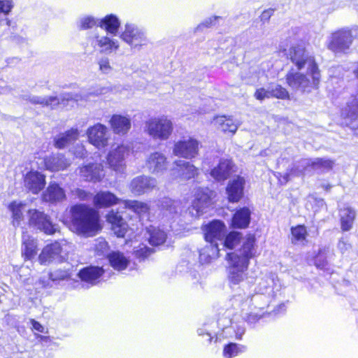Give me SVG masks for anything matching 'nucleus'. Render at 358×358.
<instances>
[{
    "label": "nucleus",
    "instance_id": "obj_29",
    "mask_svg": "<svg viewBox=\"0 0 358 358\" xmlns=\"http://www.w3.org/2000/svg\"><path fill=\"white\" fill-rule=\"evenodd\" d=\"M45 168L50 171H59L70 166L71 162L63 155L52 154L44 159Z\"/></svg>",
    "mask_w": 358,
    "mask_h": 358
},
{
    "label": "nucleus",
    "instance_id": "obj_10",
    "mask_svg": "<svg viewBox=\"0 0 358 358\" xmlns=\"http://www.w3.org/2000/svg\"><path fill=\"white\" fill-rule=\"evenodd\" d=\"M217 326L222 329L218 334L220 337L226 338H235L241 340L245 332L244 322L242 321L235 322L229 318V315L221 317L217 320Z\"/></svg>",
    "mask_w": 358,
    "mask_h": 358
},
{
    "label": "nucleus",
    "instance_id": "obj_13",
    "mask_svg": "<svg viewBox=\"0 0 358 358\" xmlns=\"http://www.w3.org/2000/svg\"><path fill=\"white\" fill-rule=\"evenodd\" d=\"M299 165L294 164L289 172L286 173L282 176V180H280L281 182L286 183L291 176H299L302 175L305 167L307 166L311 165L315 169L325 170L330 169L333 164L331 161L320 158L315 159L311 162L310 160L303 159L299 162Z\"/></svg>",
    "mask_w": 358,
    "mask_h": 358
},
{
    "label": "nucleus",
    "instance_id": "obj_61",
    "mask_svg": "<svg viewBox=\"0 0 358 358\" xmlns=\"http://www.w3.org/2000/svg\"><path fill=\"white\" fill-rule=\"evenodd\" d=\"M262 317V315H258L257 313H249L246 317L245 320L249 324H255L256 322H257L260 318Z\"/></svg>",
    "mask_w": 358,
    "mask_h": 358
},
{
    "label": "nucleus",
    "instance_id": "obj_39",
    "mask_svg": "<svg viewBox=\"0 0 358 358\" xmlns=\"http://www.w3.org/2000/svg\"><path fill=\"white\" fill-rule=\"evenodd\" d=\"M146 237L150 245L158 246L163 244L166 239V234L159 227L150 226L146 229Z\"/></svg>",
    "mask_w": 358,
    "mask_h": 358
},
{
    "label": "nucleus",
    "instance_id": "obj_47",
    "mask_svg": "<svg viewBox=\"0 0 358 358\" xmlns=\"http://www.w3.org/2000/svg\"><path fill=\"white\" fill-rule=\"evenodd\" d=\"M292 242L294 244H303L306 241L307 236L306 228L303 225H298L292 227Z\"/></svg>",
    "mask_w": 358,
    "mask_h": 358
},
{
    "label": "nucleus",
    "instance_id": "obj_53",
    "mask_svg": "<svg viewBox=\"0 0 358 358\" xmlns=\"http://www.w3.org/2000/svg\"><path fill=\"white\" fill-rule=\"evenodd\" d=\"M15 6L13 0H0V15H8Z\"/></svg>",
    "mask_w": 358,
    "mask_h": 358
},
{
    "label": "nucleus",
    "instance_id": "obj_21",
    "mask_svg": "<svg viewBox=\"0 0 358 358\" xmlns=\"http://www.w3.org/2000/svg\"><path fill=\"white\" fill-rule=\"evenodd\" d=\"M157 183L154 178L141 176L131 180L129 189L134 195H141L152 190L157 186Z\"/></svg>",
    "mask_w": 358,
    "mask_h": 358
},
{
    "label": "nucleus",
    "instance_id": "obj_31",
    "mask_svg": "<svg viewBox=\"0 0 358 358\" xmlns=\"http://www.w3.org/2000/svg\"><path fill=\"white\" fill-rule=\"evenodd\" d=\"M213 125L219 130L227 134H234L238 128V122L230 116L219 115L213 118Z\"/></svg>",
    "mask_w": 358,
    "mask_h": 358
},
{
    "label": "nucleus",
    "instance_id": "obj_5",
    "mask_svg": "<svg viewBox=\"0 0 358 358\" xmlns=\"http://www.w3.org/2000/svg\"><path fill=\"white\" fill-rule=\"evenodd\" d=\"M320 79L319 70H308L307 75L299 72L289 71L286 76L289 86L295 90L309 92L317 88Z\"/></svg>",
    "mask_w": 358,
    "mask_h": 358
},
{
    "label": "nucleus",
    "instance_id": "obj_59",
    "mask_svg": "<svg viewBox=\"0 0 358 358\" xmlns=\"http://www.w3.org/2000/svg\"><path fill=\"white\" fill-rule=\"evenodd\" d=\"M219 17L214 16L209 17L204 20L200 25L198 26L197 29H201L203 27H208L215 24V21L219 19Z\"/></svg>",
    "mask_w": 358,
    "mask_h": 358
},
{
    "label": "nucleus",
    "instance_id": "obj_28",
    "mask_svg": "<svg viewBox=\"0 0 358 358\" xmlns=\"http://www.w3.org/2000/svg\"><path fill=\"white\" fill-rule=\"evenodd\" d=\"M244 185L245 179L240 176H237L234 180L229 181L227 187V193L229 201L238 202L242 198Z\"/></svg>",
    "mask_w": 358,
    "mask_h": 358
},
{
    "label": "nucleus",
    "instance_id": "obj_58",
    "mask_svg": "<svg viewBox=\"0 0 358 358\" xmlns=\"http://www.w3.org/2000/svg\"><path fill=\"white\" fill-rule=\"evenodd\" d=\"M337 247L342 254H345L351 248L350 245L346 241H345L343 239H341L338 241Z\"/></svg>",
    "mask_w": 358,
    "mask_h": 358
},
{
    "label": "nucleus",
    "instance_id": "obj_3",
    "mask_svg": "<svg viewBox=\"0 0 358 358\" xmlns=\"http://www.w3.org/2000/svg\"><path fill=\"white\" fill-rule=\"evenodd\" d=\"M358 37V27H343L333 32L328 38L327 48L336 54L346 53L355 38Z\"/></svg>",
    "mask_w": 358,
    "mask_h": 358
},
{
    "label": "nucleus",
    "instance_id": "obj_32",
    "mask_svg": "<svg viewBox=\"0 0 358 358\" xmlns=\"http://www.w3.org/2000/svg\"><path fill=\"white\" fill-rule=\"evenodd\" d=\"M43 200L47 202H61L66 199L64 190L56 182H51L42 194Z\"/></svg>",
    "mask_w": 358,
    "mask_h": 358
},
{
    "label": "nucleus",
    "instance_id": "obj_44",
    "mask_svg": "<svg viewBox=\"0 0 358 358\" xmlns=\"http://www.w3.org/2000/svg\"><path fill=\"white\" fill-rule=\"evenodd\" d=\"M342 115L351 121L358 120V92L347 103L342 112Z\"/></svg>",
    "mask_w": 358,
    "mask_h": 358
},
{
    "label": "nucleus",
    "instance_id": "obj_4",
    "mask_svg": "<svg viewBox=\"0 0 358 358\" xmlns=\"http://www.w3.org/2000/svg\"><path fill=\"white\" fill-rule=\"evenodd\" d=\"M173 130L172 121L164 115L151 117L145 122V133L155 141L168 140Z\"/></svg>",
    "mask_w": 358,
    "mask_h": 358
},
{
    "label": "nucleus",
    "instance_id": "obj_8",
    "mask_svg": "<svg viewBox=\"0 0 358 358\" xmlns=\"http://www.w3.org/2000/svg\"><path fill=\"white\" fill-rule=\"evenodd\" d=\"M120 25V22L118 18L113 14L106 15L102 19L86 16L80 20V27L83 29H91L94 26H99L112 35L116 34Z\"/></svg>",
    "mask_w": 358,
    "mask_h": 358
},
{
    "label": "nucleus",
    "instance_id": "obj_50",
    "mask_svg": "<svg viewBox=\"0 0 358 358\" xmlns=\"http://www.w3.org/2000/svg\"><path fill=\"white\" fill-rule=\"evenodd\" d=\"M268 88L271 98L285 99L289 97L287 90L278 84H271Z\"/></svg>",
    "mask_w": 358,
    "mask_h": 358
},
{
    "label": "nucleus",
    "instance_id": "obj_26",
    "mask_svg": "<svg viewBox=\"0 0 358 358\" xmlns=\"http://www.w3.org/2000/svg\"><path fill=\"white\" fill-rule=\"evenodd\" d=\"M107 221L111 224V229L117 237H124L129 229V226L119 212L110 210L107 216Z\"/></svg>",
    "mask_w": 358,
    "mask_h": 358
},
{
    "label": "nucleus",
    "instance_id": "obj_38",
    "mask_svg": "<svg viewBox=\"0 0 358 358\" xmlns=\"http://www.w3.org/2000/svg\"><path fill=\"white\" fill-rule=\"evenodd\" d=\"M37 253L36 241L27 233L22 234V254L27 259H31Z\"/></svg>",
    "mask_w": 358,
    "mask_h": 358
},
{
    "label": "nucleus",
    "instance_id": "obj_34",
    "mask_svg": "<svg viewBox=\"0 0 358 358\" xmlns=\"http://www.w3.org/2000/svg\"><path fill=\"white\" fill-rule=\"evenodd\" d=\"M233 167L232 162L222 159L218 165L210 171V176L217 181L226 180L230 175Z\"/></svg>",
    "mask_w": 358,
    "mask_h": 358
},
{
    "label": "nucleus",
    "instance_id": "obj_23",
    "mask_svg": "<svg viewBox=\"0 0 358 358\" xmlns=\"http://www.w3.org/2000/svg\"><path fill=\"white\" fill-rule=\"evenodd\" d=\"M24 184L29 192L37 194L45 185V176L38 171H29L24 177Z\"/></svg>",
    "mask_w": 358,
    "mask_h": 358
},
{
    "label": "nucleus",
    "instance_id": "obj_60",
    "mask_svg": "<svg viewBox=\"0 0 358 358\" xmlns=\"http://www.w3.org/2000/svg\"><path fill=\"white\" fill-rule=\"evenodd\" d=\"M74 195L79 198L80 200H87L90 196L89 193L81 189H76L74 191Z\"/></svg>",
    "mask_w": 358,
    "mask_h": 358
},
{
    "label": "nucleus",
    "instance_id": "obj_11",
    "mask_svg": "<svg viewBox=\"0 0 358 358\" xmlns=\"http://www.w3.org/2000/svg\"><path fill=\"white\" fill-rule=\"evenodd\" d=\"M66 243H61L57 241L47 245L39 255V262L47 265L53 262H62L66 256Z\"/></svg>",
    "mask_w": 358,
    "mask_h": 358
},
{
    "label": "nucleus",
    "instance_id": "obj_7",
    "mask_svg": "<svg viewBox=\"0 0 358 358\" xmlns=\"http://www.w3.org/2000/svg\"><path fill=\"white\" fill-rule=\"evenodd\" d=\"M227 278L231 285H238L248 278L247 259H240L236 254H227Z\"/></svg>",
    "mask_w": 358,
    "mask_h": 358
},
{
    "label": "nucleus",
    "instance_id": "obj_63",
    "mask_svg": "<svg viewBox=\"0 0 358 358\" xmlns=\"http://www.w3.org/2000/svg\"><path fill=\"white\" fill-rule=\"evenodd\" d=\"M50 281H51V280L49 278V275H48L47 278H41L39 279V280H38V283L40 285H41V286L43 287H50L51 286Z\"/></svg>",
    "mask_w": 358,
    "mask_h": 358
},
{
    "label": "nucleus",
    "instance_id": "obj_41",
    "mask_svg": "<svg viewBox=\"0 0 358 358\" xmlns=\"http://www.w3.org/2000/svg\"><path fill=\"white\" fill-rule=\"evenodd\" d=\"M108 259L110 266L117 271L125 269L129 263L128 258L119 251H113L109 253Z\"/></svg>",
    "mask_w": 358,
    "mask_h": 358
},
{
    "label": "nucleus",
    "instance_id": "obj_6",
    "mask_svg": "<svg viewBox=\"0 0 358 358\" xmlns=\"http://www.w3.org/2000/svg\"><path fill=\"white\" fill-rule=\"evenodd\" d=\"M276 283L274 278L271 276H267L262 278L259 282L257 287L258 294L251 296L250 294H246L244 293L243 296L240 294L235 296L234 300L245 301L246 303H250V302L252 301L255 308L263 310L264 309V306H262L259 303V301L266 298V295H267L268 297H274L275 295L274 287Z\"/></svg>",
    "mask_w": 358,
    "mask_h": 358
},
{
    "label": "nucleus",
    "instance_id": "obj_15",
    "mask_svg": "<svg viewBox=\"0 0 358 358\" xmlns=\"http://www.w3.org/2000/svg\"><path fill=\"white\" fill-rule=\"evenodd\" d=\"M122 38L132 49H140L148 43L145 33L134 24H127L122 34Z\"/></svg>",
    "mask_w": 358,
    "mask_h": 358
},
{
    "label": "nucleus",
    "instance_id": "obj_12",
    "mask_svg": "<svg viewBox=\"0 0 358 358\" xmlns=\"http://www.w3.org/2000/svg\"><path fill=\"white\" fill-rule=\"evenodd\" d=\"M28 214L29 224L31 227L48 235H52L57 231V225L54 224L50 220V217L43 212L31 209L28 211Z\"/></svg>",
    "mask_w": 358,
    "mask_h": 358
},
{
    "label": "nucleus",
    "instance_id": "obj_25",
    "mask_svg": "<svg viewBox=\"0 0 358 358\" xmlns=\"http://www.w3.org/2000/svg\"><path fill=\"white\" fill-rule=\"evenodd\" d=\"M80 177L85 181L97 182L104 176L101 164L90 163L80 168Z\"/></svg>",
    "mask_w": 358,
    "mask_h": 358
},
{
    "label": "nucleus",
    "instance_id": "obj_27",
    "mask_svg": "<svg viewBox=\"0 0 358 358\" xmlns=\"http://www.w3.org/2000/svg\"><path fill=\"white\" fill-rule=\"evenodd\" d=\"M230 254H236L240 259H247V263H250V259L255 257L257 254V245L255 244V237L254 235L249 234L243 241L241 248L236 252Z\"/></svg>",
    "mask_w": 358,
    "mask_h": 358
},
{
    "label": "nucleus",
    "instance_id": "obj_64",
    "mask_svg": "<svg viewBox=\"0 0 358 358\" xmlns=\"http://www.w3.org/2000/svg\"><path fill=\"white\" fill-rule=\"evenodd\" d=\"M198 334L199 336L206 335L208 336V341L209 343L211 342L213 337L211 336V335L209 333H208V332L205 333L203 329H198Z\"/></svg>",
    "mask_w": 358,
    "mask_h": 358
},
{
    "label": "nucleus",
    "instance_id": "obj_18",
    "mask_svg": "<svg viewBox=\"0 0 358 358\" xmlns=\"http://www.w3.org/2000/svg\"><path fill=\"white\" fill-rule=\"evenodd\" d=\"M87 135L89 142L99 149L103 148L108 144L110 134L108 128L101 123L89 127Z\"/></svg>",
    "mask_w": 358,
    "mask_h": 358
},
{
    "label": "nucleus",
    "instance_id": "obj_42",
    "mask_svg": "<svg viewBox=\"0 0 358 358\" xmlns=\"http://www.w3.org/2000/svg\"><path fill=\"white\" fill-rule=\"evenodd\" d=\"M250 221V211L248 208H242L237 210L232 219V224L234 227L245 228Z\"/></svg>",
    "mask_w": 358,
    "mask_h": 358
},
{
    "label": "nucleus",
    "instance_id": "obj_17",
    "mask_svg": "<svg viewBox=\"0 0 358 358\" xmlns=\"http://www.w3.org/2000/svg\"><path fill=\"white\" fill-rule=\"evenodd\" d=\"M107 32L106 36H99L94 34L89 37L88 41L94 50L99 51L101 54L110 55L116 52L120 47L117 40L108 36Z\"/></svg>",
    "mask_w": 358,
    "mask_h": 358
},
{
    "label": "nucleus",
    "instance_id": "obj_37",
    "mask_svg": "<svg viewBox=\"0 0 358 358\" xmlns=\"http://www.w3.org/2000/svg\"><path fill=\"white\" fill-rule=\"evenodd\" d=\"M339 216L342 230L345 231L350 230L356 217L355 210L348 206H344L340 209Z\"/></svg>",
    "mask_w": 358,
    "mask_h": 358
},
{
    "label": "nucleus",
    "instance_id": "obj_33",
    "mask_svg": "<svg viewBox=\"0 0 358 358\" xmlns=\"http://www.w3.org/2000/svg\"><path fill=\"white\" fill-rule=\"evenodd\" d=\"M77 129H71L64 133L59 134L54 138V145L57 148L62 149L73 144L78 138Z\"/></svg>",
    "mask_w": 358,
    "mask_h": 358
},
{
    "label": "nucleus",
    "instance_id": "obj_56",
    "mask_svg": "<svg viewBox=\"0 0 358 358\" xmlns=\"http://www.w3.org/2000/svg\"><path fill=\"white\" fill-rule=\"evenodd\" d=\"M98 64L99 70L103 73H108L112 70V67L110 64V61L108 57H102L99 62Z\"/></svg>",
    "mask_w": 358,
    "mask_h": 358
},
{
    "label": "nucleus",
    "instance_id": "obj_46",
    "mask_svg": "<svg viewBox=\"0 0 358 358\" xmlns=\"http://www.w3.org/2000/svg\"><path fill=\"white\" fill-rule=\"evenodd\" d=\"M246 350L247 347L245 345L230 343L224 347L223 356L224 358H233Z\"/></svg>",
    "mask_w": 358,
    "mask_h": 358
},
{
    "label": "nucleus",
    "instance_id": "obj_40",
    "mask_svg": "<svg viewBox=\"0 0 358 358\" xmlns=\"http://www.w3.org/2000/svg\"><path fill=\"white\" fill-rule=\"evenodd\" d=\"M94 203L96 207H109L119 202V199L110 192H100L94 196Z\"/></svg>",
    "mask_w": 358,
    "mask_h": 358
},
{
    "label": "nucleus",
    "instance_id": "obj_20",
    "mask_svg": "<svg viewBox=\"0 0 358 358\" xmlns=\"http://www.w3.org/2000/svg\"><path fill=\"white\" fill-rule=\"evenodd\" d=\"M146 167L155 175L163 174L169 167V161L165 155L160 152L151 153L146 159Z\"/></svg>",
    "mask_w": 358,
    "mask_h": 358
},
{
    "label": "nucleus",
    "instance_id": "obj_9",
    "mask_svg": "<svg viewBox=\"0 0 358 358\" xmlns=\"http://www.w3.org/2000/svg\"><path fill=\"white\" fill-rule=\"evenodd\" d=\"M287 58L301 70L307 66L308 70H319L313 57L306 50L303 44L292 45L288 52Z\"/></svg>",
    "mask_w": 358,
    "mask_h": 358
},
{
    "label": "nucleus",
    "instance_id": "obj_43",
    "mask_svg": "<svg viewBox=\"0 0 358 358\" xmlns=\"http://www.w3.org/2000/svg\"><path fill=\"white\" fill-rule=\"evenodd\" d=\"M334 255L333 250L329 247H324L319 250L315 259V265L320 269H327L329 260Z\"/></svg>",
    "mask_w": 358,
    "mask_h": 358
},
{
    "label": "nucleus",
    "instance_id": "obj_16",
    "mask_svg": "<svg viewBox=\"0 0 358 358\" xmlns=\"http://www.w3.org/2000/svg\"><path fill=\"white\" fill-rule=\"evenodd\" d=\"M129 155V148L124 145L111 147L108 155L107 163L113 171L122 173L125 169L126 157Z\"/></svg>",
    "mask_w": 358,
    "mask_h": 358
},
{
    "label": "nucleus",
    "instance_id": "obj_57",
    "mask_svg": "<svg viewBox=\"0 0 358 358\" xmlns=\"http://www.w3.org/2000/svg\"><path fill=\"white\" fill-rule=\"evenodd\" d=\"M254 96L255 97L256 99L259 101H263L265 99L271 98L268 87L267 89H265L264 87L257 89L254 94Z\"/></svg>",
    "mask_w": 358,
    "mask_h": 358
},
{
    "label": "nucleus",
    "instance_id": "obj_52",
    "mask_svg": "<svg viewBox=\"0 0 358 358\" xmlns=\"http://www.w3.org/2000/svg\"><path fill=\"white\" fill-rule=\"evenodd\" d=\"M160 202L162 208L170 214L177 213L180 208V202L169 198H164Z\"/></svg>",
    "mask_w": 358,
    "mask_h": 358
},
{
    "label": "nucleus",
    "instance_id": "obj_22",
    "mask_svg": "<svg viewBox=\"0 0 358 358\" xmlns=\"http://www.w3.org/2000/svg\"><path fill=\"white\" fill-rule=\"evenodd\" d=\"M205 239L206 241H222L225 236L226 227L220 220H213L203 227Z\"/></svg>",
    "mask_w": 358,
    "mask_h": 358
},
{
    "label": "nucleus",
    "instance_id": "obj_36",
    "mask_svg": "<svg viewBox=\"0 0 358 358\" xmlns=\"http://www.w3.org/2000/svg\"><path fill=\"white\" fill-rule=\"evenodd\" d=\"M207 245L199 251V259L201 262L208 263L220 256L217 242L206 241Z\"/></svg>",
    "mask_w": 358,
    "mask_h": 358
},
{
    "label": "nucleus",
    "instance_id": "obj_62",
    "mask_svg": "<svg viewBox=\"0 0 358 358\" xmlns=\"http://www.w3.org/2000/svg\"><path fill=\"white\" fill-rule=\"evenodd\" d=\"M30 322L32 325V329L38 332L44 333L45 328L43 325H41L38 322L36 321L34 319L30 320Z\"/></svg>",
    "mask_w": 358,
    "mask_h": 358
},
{
    "label": "nucleus",
    "instance_id": "obj_1",
    "mask_svg": "<svg viewBox=\"0 0 358 358\" xmlns=\"http://www.w3.org/2000/svg\"><path fill=\"white\" fill-rule=\"evenodd\" d=\"M72 226L76 231L85 236H93L101 230L99 215L92 208L79 204L71 209Z\"/></svg>",
    "mask_w": 358,
    "mask_h": 358
},
{
    "label": "nucleus",
    "instance_id": "obj_48",
    "mask_svg": "<svg viewBox=\"0 0 358 358\" xmlns=\"http://www.w3.org/2000/svg\"><path fill=\"white\" fill-rule=\"evenodd\" d=\"M124 204L126 208L133 210L139 215H143L148 213L149 211V207L148 204L141 201L127 200L124 201Z\"/></svg>",
    "mask_w": 358,
    "mask_h": 358
},
{
    "label": "nucleus",
    "instance_id": "obj_51",
    "mask_svg": "<svg viewBox=\"0 0 358 358\" xmlns=\"http://www.w3.org/2000/svg\"><path fill=\"white\" fill-rule=\"evenodd\" d=\"M70 276L71 273L69 272V268H59L49 273V278L52 282L67 280L70 278Z\"/></svg>",
    "mask_w": 358,
    "mask_h": 358
},
{
    "label": "nucleus",
    "instance_id": "obj_2",
    "mask_svg": "<svg viewBox=\"0 0 358 358\" xmlns=\"http://www.w3.org/2000/svg\"><path fill=\"white\" fill-rule=\"evenodd\" d=\"M102 92L101 90H92L90 92H83L81 94H63L59 96H38L34 95H29L26 98L31 103L34 104H40L43 106L48 107L51 109H55L58 106L63 107L68 105L69 101H78L79 100H89L91 96H98Z\"/></svg>",
    "mask_w": 358,
    "mask_h": 358
},
{
    "label": "nucleus",
    "instance_id": "obj_35",
    "mask_svg": "<svg viewBox=\"0 0 358 358\" xmlns=\"http://www.w3.org/2000/svg\"><path fill=\"white\" fill-rule=\"evenodd\" d=\"M103 273V270L98 266L85 267L80 271L78 276L82 281L87 282L90 285L96 284L97 280Z\"/></svg>",
    "mask_w": 358,
    "mask_h": 358
},
{
    "label": "nucleus",
    "instance_id": "obj_45",
    "mask_svg": "<svg viewBox=\"0 0 358 358\" xmlns=\"http://www.w3.org/2000/svg\"><path fill=\"white\" fill-rule=\"evenodd\" d=\"M24 204L22 202L13 201L8 206L10 211L12 213L13 224L14 227H18L23 218L22 210Z\"/></svg>",
    "mask_w": 358,
    "mask_h": 358
},
{
    "label": "nucleus",
    "instance_id": "obj_30",
    "mask_svg": "<svg viewBox=\"0 0 358 358\" xmlns=\"http://www.w3.org/2000/svg\"><path fill=\"white\" fill-rule=\"evenodd\" d=\"M113 131L118 135L126 134L131 129V119L129 116L113 115L109 121Z\"/></svg>",
    "mask_w": 358,
    "mask_h": 358
},
{
    "label": "nucleus",
    "instance_id": "obj_55",
    "mask_svg": "<svg viewBox=\"0 0 358 358\" xmlns=\"http://www.w3.org/2000/svg\"><path fill=\"white\" fill-rule=\"evenodd\" d=\"M153 252V250L145 246L140 245L135 251V255L137 258L143 259L150 255Z\"/></svg>",
    "mask_w": 358,
    "mask_h": 358
},
{
    "label": "nucleus",
    "instance_id": "obj_54",
    "mask_svg": "<svg viewBox=\"0 0 358 358\" xmlns=\"http://www.w3.org/2000/svg\"><path fill=\"white\" fill-rule=\"evenodd\" d=\"M94 249L99 255H104L108 249V243L103 238H99L96 240Z\"/></svg>",
    "mask_w": 358,
    "mask_h": 358
},
{
    "label": "nucleus",
    "instance_id": "obj_49",
    "mask_svg": "<svg viewBox=\"0 0 358 358\" xmlns=\"http://www.w3.org/2000/svg\"><path fill=\"white\" fill-rule=\"evenodd\" d=\"M241 236V234L237 231H231L227 236H226L225 238L222 239L221 242V245L224 248H227L229 249H233L240 241Z\"/></svg>",
    "mask_w": 358,
    "mask_h": 358
},
{
    "label": "nucleus",
    "instance_id": "obj_24",
    "mask_svg": "<svg viewBox=\"0 0 358 358\" xmlns=\"http://www.w3.org/2000/svg\"><path fill=\"white\" fill-rule=\"evenodd\" d=\"M174 164L176 167L171 171V175L174 178H181L188 180L198 174V169L189 162L180 159L175 161Z\"/></svg>",
    "mask_w": 358,
    "mask_h": 358
},
{
    "label": "nucleus",
    "instance_id": "obj_19",
    "mask_svg": "<svg viewBox=\"0 0 358 358\" xmlns=\"http://www.w3.org/2000/svg\"><path fill=\"white\" fill-rule=\"evenodd\" d=\"M213 192L208 189L199 190L192 205L189 213L194 217H199L206 213V209L211 205Z\"/></svg>",
    "mask_w": 358,
    "mask_h": 358
},
{
    "label": "nucleus",
    "instance_id": "obj_14",
    "mask_svg": "<svg viewBox=\"0 0 358 358\" xmlns=\"http://www.w3.org/2000/svg\"><path fill=\"white\" fill-rule=\"evenodd\" d=\"M199 142L193 138L189 137L178 141L173 148V154L177 157L191 159L198 155Z\"/></svg>",
    "mask_w": 358,
    "mask_h": 358
}]
</instances>
